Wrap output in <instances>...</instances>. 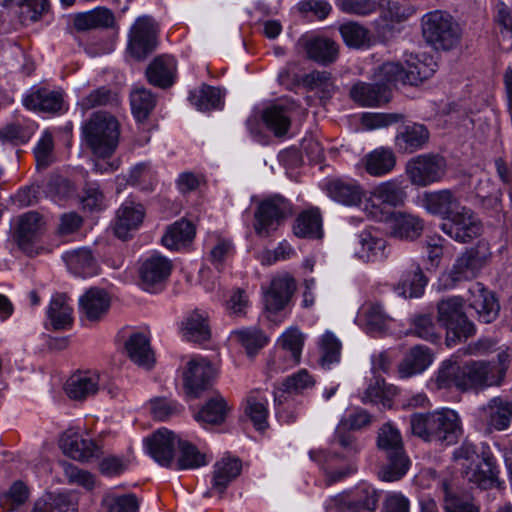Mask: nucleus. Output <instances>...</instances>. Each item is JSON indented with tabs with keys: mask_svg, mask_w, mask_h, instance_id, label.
<instances>
[{
	"mask_svg": "<svg viewBox=\"0 0 512 512\" xmlns=\"http://www.w3.org/2000/svg\"><path fill=\"white\" fill-rule=\"evenodd\" d=\"M410 429L413 435L425 442L450 445L460 436L462 423L456 411L440 408L428 413L412 414Z\"/></svg>",
	"mask_w": 512,
	"mask_h": 512,
	"instance_id": "f257e3e1",
	"label": "nucleus"
},
{
	"mask_svg": "<svg viewBox=\"0 0 512 512\" xmlns=\"http://www.w3.org/2000/svg\"><path fill=\"white\" fill-rule=\"evenodd\" d=\"M511 361L507 350L497 354L495 361H468L463 364L464 380L460 382L462 391L484 390L501 386L505 380Z\"/></svg>",
	"mask_w": 512,
	"mask_h": 512,
	"instance_id": "f03ea898",
	"label": "nucleus"
},
{
	"mask_svg": "<svg viewBox=\"0 0 512 512\" xmlns=\"http://www.w3.org/2000/svg\"><path fill=\"white\" fill-rule=\"evenodd\" d=\"M82 134L94 155L110 157L119 143L120 124L110 113L95 112L83 124Z\"/></svg>",
	"mask_w": 512,
	"mask_h": 512,
	"instance_id": "7ed1b4c3",
	"label": "nucleus"
},
{
	"mask_svg": "<svg viewBox=\"0 0 512 512\" xmlns=\"http://www.w3.org/2000/svg\"><path fill=\"white\" fill-rule=\"evenodd\" d=\"M377 445L387 458V464L381 471V478L388 482L401 479L410 467V460L404 451L399 430L390 423L384 424L379 429Z\"/></svg>",
	"mask_w": 512,
	"mask_h": 512,
	"instance_id": "20e7f679",
	"label": "nucleus"
},
{
	"mask_svg": "<svg viewBox=\"0 0 512 512\" xmlns=\"http://www.w3.org/2000/svg\"><path fill=\"white\" fill-rule=\"evenodd\" d=\"M406 67L399 63L388 62L380 67V75L389 83L418 85L429 79L436 71L437 64L433 57L426 54H407Z\"/></svg>",
	"mask_w": 512,
	"mask_h": 512,
	"instance_id": "39448f33",
	"label": "nucleus"
},
{
	"mask_svg": "<svg viewBox=\"0 0 512 512\" xmlns=\"http://www.w3.org/2000/svg\"><path fill=\"white\" fill-rule=\"evenodd\" d=\"M437 309L438 322L446 329L447 347H454L475 334V325L465 315L461 297L443 299L438 303Z\"/></svg>",
	"mask_w": 512,
	"mask_h": 512,
	"instance_id": "423d86ee",
	"label": "nucleus"
},
{
	"mask_svg": "<svg viewBox=\"0 0 512 512\" xmlns=\"http://www.w3.org/2000/svg\"><path fill=\"white\" fill-rule=\"evenodd\" d=\"M422 35L425 41L436 49L449 50L460 39L458 25L453 17L442 10H434L421 18Z\"/></svg>",
	"mask_w": 512,
	"mask_h": 512,
	"instance_id": "0eeeda50",
	"label": "nucleus"
},
{
	"mask_svg": "<svg viewBox=\"0 0 512 512\" xmlns=\"http://www.w3.org/2000/svg\"><path fill=\"white\" fill-rule=\"evenodd\" d=\"M446 172L445 158L433 153L414 156L405 165V174L410 183L422 188L440 182Z\"/></svg>",
	"mask_w": 512,
	"mask_h": 512,
	"instance_id": "6e6552de",
	"label": "nucleus"
},
{
	"mask_svg": "<svg viewBox=\"0 0 512 512\" xmlns=\"http://www.w3.org/2000/svg\"><path fill=\"white\" fill-rule=\"evenodd\" d=\"M290 203L281 196L264 199L255 212V231L265 237L276 231L291 215Z\"/></svg>",
	"mask_w": 512,
	"mask_h": 512,
	"instance_id": "1a4fd4ad",
	"label": "nucleus"
},
{
	"mask_svg": "<svg viewBox=\"0 0 512 512\" xmlns=\"http://www.w3.org/2000/svg\"><path fill=\"white\" fill-rule=\"evenodd\" d=\"M46 231L44 217L35 211L21 215L17 222L16 241L19 248L29 256L39 254V241Z\"/></svg>",
	"mask_w": 512,
	"mask_h": 512,
	"instance_id": "9d476101",
	"label": "nucleus"
},
{
	"mask_svg": "<svg viewBox=\"0 0 512 512\" xmlns=\"http://www.w3.org/2000/svg\"><path fill=\"white\" fill-rule=\"evenodd\" d=\"M441 230L455 241L467 243L481 235L482 223L470 208L463 206L443 221Z\"/></svg>",
	"mask_w": 512,
	"mask_h": 512,
	"instance_id": "9b49d317",
	"label": "nucleus"
},
{
	"mask_svg": "<svg viewBox=\"0 0 512 512\" xmlns=\"http://www.w3.org/2000/svg\"><path fill=\"white\" fill-rule=\"evenodd\" d=\"M59 447L69 458L87 462L99 458L102 454L100 446L79 429H67L59 439Z\"/></svg>",
	"mask_w": 512,
	"mask_h": 512,
	"instance_id": "f8f14e48",
	"label": "nucleus"
},
{
	"mask_svg": "<svg viewBox=\"0 0 512 512\" xmlns=\"http://www.w3.org/2000/svg\"><path fill=\"white\" fill-rule=\"evenodd\" d=\"M296 290L295 279L287 274L275 276L263 291V302L268 318L285 309Z\"/></svg>",
	"mask_w": 512,
	"mask_h": 512,
	"instance_id": "ddd939ff",
	"label": "nucleus"
},
{
	"mask_svg": "<svg viewBox=\"0 0 512 512\" xmlns=\"http://www.w3.org/2000/svg\"><path fill=\"white\" fill-rule=\"evenodd\" d=\"M315 381L306 369H301L298 372L288 376L283 381L280 388L274 391V402L276 407L277 417L285 422L291 423L295 420L292 413H288L282 405L287 401V394H298L304 390L312 387Z\"/></svg>",
	"mask_w": 512,
	"mask_h": 512,
	"instance_id": "4468645a",
	"label": "nucleus"
},
{
	"mask_svg": "<svg viewBox=\"0 0 512 512\" xmlns=\"http://www.w3.org/2000/svg\"><path fill=\"white\" fill-rule=\"evenodd\" d=\"M377 74V83L358 82L350 90L351 98L361 106L375 107L387 103L391 98V86L396 83H389Z\"/></svg>",
	"mask_w": 512,
	"mask_h": 512,
	"instance_id": "2eb2a0df",
	"label": "nucleus"
},
{
	"mask_svg": "<svg viewBox=\"0 0 512 512\" xmlns=\"http://www.w3.org/2000/svg\"><path fill=\"white\" fill-rule=\"evenodd\" d=\"M215 375V369L209 361L193 357L183 372V386L188 395L198 396L207 389Z\"/></svg>",
	"mask_w": 512,
	"mask_h": 512,
	"instance_id": "dca6fc26",
	"label": "nucleus"
},
{
	"mask_svg": "<svg viewBox=\"0 0 512 512\" xmlns=\"http://www.w3.org/2000/svg\"><path fill=\"white\" fill-rule=\"evenodd\" d=\"M430 139L428 128L421 123L411 122L398 127L394 147L399 154H413L426 147Z\"/></svg>",
	"mask_w": 512,
	"mask_h": 512,
	"instance_id": "f3484780",
	"label": "nucleus"
},
{
	"mask_svg": "<svg viewBox=\"0 0 512 512\" xmlns=\"http://www.w3.org/2000/svg\"><path fill=\"white\" fill-rule=\"evenodd\" d=\"M478 415L490 430L504 431L512 422V400L493 397L478 409Z\"/></svg>",
	"mask_w": 512,
	"mask_h": 512,
	"instance_id": "a211bd4d",
	"label": "nucleus"
},
{
	"mask_svg": "<svg viewBox=\"0 0 512 512\" xmlns=\"http://www.w3.org/2000/svg\"><path fill=\"white\" fill-rule=\"evenodd\" d=\"M421 205L428 213L440 216L444 221L463 207L460 195L450 189L425 192Z\"/></svg>",
	"mask_w": 512,
	"mask_h": 512,
	"instance_id": "6ab92c4d",
	"label": "nucleus"
},
{
	"mask_svg": "<svg viewBox=\"0 0 512 512\" xmlns=\"http://www.w3.org/2000/svg\"><path fill=\"white\" fill-rule=\"evenodd\" d=\"M154 22L149 17H140L133 25L130 33L129 50L131 54L142 59L152 52L157 45Z\"/></svg>",
	"mask_w": 512,
	"mask_h": 512,
	"instance_id": "aec40b11",
	"label": "nucleus"
},
{
	"mask_svg": "<svg viewBox=\"0 0 512 512\" xmlns=\"http://www.w3.org/2000/svg\"><path fill=\"white\" fill-rule=\"evenodd\" d=\"M172 270L169 259L154 254L145 259L140 267V279L142 288L148 292H156L164 281L167 280Z\"/></svg>",
	"mask_w": 512,
	"mask_h": 512,
	"instance_id": "412c9836",
	"label": "nucleus"
},
{
	"mask_svg": "<svg viewBox=\"0 0 512 512\" xmlns=\"http://www.w3.org/2000/svg\"><path fill=\"white\" fill-rule=\"evenodd\" d=\"M387 241L375 231L365 230L356 239L354 253L363 262H378L389 255Z\"/></svg>",
	"mask_w": 512,
	"mask_h": 512,
	"instance_id": "4be33fe9",
	"label": "nucleus"
},
{
	"mask_svg": "<svg viewBox=\"0 0 512 512\" xmlns=\"http://www.w3.org/2000/svg\"><path fill=\"white\" fill-rule=\"evenodd\" d=\"M499 470L495 458L488 451L481 452V458L472 465H466L464 477L480 488L492 487L498 480Z\"/></svg>",
	"mask_w": 512,
	"mask_h": 512,
	"instance_id": "5701e85b",
	"label": "nucleus"
},
{
	"mask_svg": "<svg viewBox=\"0 0 512 512\" xmlns=\"http://www.w3.org/2000/svg\"><path fill=\"white\" fill-rule=\"evenodd\" d=\"M469 305L475 310L480 321L493 322L499 314L500 305L494 294L483 284L476 282L469 288Z\"/></svg>",
	"mask_w": 512,
	"mask_h": 512,
	"instance_id": "b1692460",
	"label": "nucleus"
},
{
	"mask_svg": "<svg viewBox=\"0 0 512 512\" xmlns=\"http://www.w3.org/2000/svg\"><path fill=\"white\" fill-rule=\"evenodd\" d=\"M179 436L167 428L158 429L147 439V448L151 457L160 465L169 467L174 459V449Z\"/></svg>",
	"mask_w": 512,
	"mask_h": 512,
	"instance_id": "393cba45",
	"label": "nucleus"
},
{
	"mask_svg": "<svg viewBox=\"0 0 512 512\" xmlns=\"http://www.w3.org/2000/svg\"><path fill=\"white\" fill-rule=\"evenodd\" d=\"M110 304V296L104 289L90 288L79 298V312L85 320L98 322L107 314Z\"/></svg>",
	"mask_w": 512,
	"mask_h": 512,
	"instance_id": "a878e982",
	"label": "nucleus"
},
{
	"mask_svg": "<svg viewBox=\"0 0 512 512\" xmlns=\"http://www.w3.org/2000/svg\"><path fill=\"white\" fill-rule=\"evenodd\" d=\"M458 351L449 359L442 362L437 373L428 382L430 390L438 391L442 389H449L456 387L462 391L460 382L464 380L463 365L460 364V356Z\"/></svg>",
	"mask_w": 512,
	"mask_h": 512,
	"instance_id": "bb28decb",
	"label": "nucleus"
},
{
	"mask_svg": "<svg viewBox=\"0 0 512 512\" xmlns=\"http://www.w3.org/2000/svg\"><path fill=\"white\" fill-rule=\"evenodd\" d=\"M323 189L331 199L346 206L359 204L363 197L361 185L350 178L328 179Z\"/></svg>",
	"mask_w": 512,
	"mask_h": 512,
	"instance_id": "cd10ccee",
	"label": "nucleus"
},
{
	"mask_svg": "<svg viewBox=\"0 0 512 512\" xmlns=\"http://www.w3.org/2000/svg\"><path fill=\"white\" fill-rule=\"evenodd\" d=\"M426 285L427 278L420 265L411 262L400 271L399 281L394 285V291L404 298H417L423 294Z\"/></svg>",
	"mask_w": 512,
	"mask_h": 512,
	"instance_id": "c85d7f7f",
	"label": "nucleus"
},
{
	"mask_svg": "<svg viewBox=\"0 0 512 512\" xmlns=\"http://www.w3.org/2000/svg\"><path fill=\"white\" fill-rule=\"evenodd\" d=\"M102 384L97 371H79L69 377L65 385L67 395L74 400H83L95 395Z\"/></svg>",
	"mask_w": 512,
	"mask_h": 512,
	"instance_id": "c756f323",
	"label": "nucleus"
},
{
	"mask_svg": "<svg viewBox=\"0 0 512 512\" xmlns=\"http://www.w3.org/2000/svg\"><path fill=\"white\" fill-rule=\"evenodd\" d=\"M295 108L292 101L275 103L267 107L262 114V120L276 137L284 136L291 125V115Z\"/></svg>",
	"mask_w": 512,
	"mask_h": 512,
	"instance_id": "7c9ffc66",
	"label": "nucleus"
},
{
	"mask_svg": "<svg viewBox=\"0 0 512 512\" xmlns=\"http://www.w3.org/2000/svg\"><path fill=\"white\" fill-rule=\"evenodd\" d=\"M370 423V416L364 410H358L349 415L341 422V426L336 429V441L343 448L346 456H352L358 453L363 445L359 443L350 433H342V427L350 429H360Z\"/></svg>",
	"mask_w": 512,
	"mask_h": 512,
	"instance_id": "2f4dec72",
	"label": "nucleus"
},
{
	"mask_svg": "<svg viewBox=\"0 0 512 512\" xmlns=\"http://www.w3.org/2000/svg\"><path fill=\"white\" fill-rule=\"evenodd\" d=\"M397 163L394 151L389 147H378L361 159L365 171L373 177H383L391 173Z\"/></svg>",
	"mask_w": 512,
	"mask_h": 512,
	"instance_id": "473e14b6",
	"label": "nucleus"
},
{
	"mask_svg": "<svg viewBox=\"0 0 512 512\" xmlns=\"http://www.w3.org/2000/svg\"><path fill=\"white\" fill-rule=\"evenodd\" d=\"M176 70L175 58L170 55H161L150 63L146 70V76L150 84L167 88L174 83Z\"/></svg>",
	"mask_w": 512,
	"mask_h": 512,
	"instance_id": "72a5a7b5",
	"label": "nucleus"
},
{
	"mask_svg": "<svg viewBox=\"0 0 512 512\" xmlns=\"http://www.w3.org/2000/svg\"><path fill=\"white\" fill-rule=\"evenodd\" d=\"M359 325L369 334H379L390 328L393 318L384 311L382 305L370 303L364 305L357 317Z\"/></svg>",
	"mask_w": 512,
	"mask_h": 512,
	"instance_id": "f704fd0d",
	"label": "nucleus"
},
{
	"mask_svg": "<svg viewBox=\"0 0 512 512\" xmlns=\"http://www.w3.org/2000/svg\"><path fill=\"white\" fill-rule=\"evenodd\" d=\"M23 104L32 111L55 113L62 108L63 96L59 91L38 88L25 96Z\"/></svg>",
	"mask_w": 512,
	"mask_h": 512,
	"instance_id": "c9c22d12",
	"label": "nucleus"
},
{
	"mask_svg": "<svg viewBox=\"0 0 512 512\" xmlns=\"http://www.w3.org/2000/svg\"><path fill=\"white\" fill-rule=\"evenodd\" d=\"M125 351L129 359L139 366L150 368L154 364L150 339L144 332L132 333L125 342Z\"/></svg>",
	"mask_w": 512,
	"mask_h": 512,
	"instance_id": "e433bc0d",
	"label": "nucleus"
},
{
	"mask_svg": "<svg viewBox=\"0 0 512 512\" xmlns=\"http://www.w3.org/2000/svg\"><path fill=\"white\" fill-rule=\"evenodd\" d=\"M432 355L425 346H415L406 353L398 366L400 378L406 379L422 373L432 363Z\"/></svg>",
	"mask_w": 512,
	"mask_h": 512,
	"instance_id": "4c0bfd02",
	"label": "nucleus"
},
{
	"mask_svg": "<svg viewBox=\"0 0 512 512\" xmlns=\"http://www.w3.org/2000/svg\"><path fill=\"white\" fill-rule=\"evenodd\" d=\"M144 218V209L140 204L125 202L117 212L115 234L118 238L126 239L130 231L137 229Z\"/></svg>",
	"mask_w": 512,
	"mask_h": 512,
	"instance_id": "58836bf2",
	"label": "nucleus"
},
{
	"mask_svg": "<svg viewBox=\"0 0 512 512\" xmlns=\"http://www.w3.org/2000/svg\"><path fill=\"white\" fill-rule=\"evenodd\" d=\"M64 260L69 271L76 276L91 277L98 274L97 262L87 248L67 252Z\"/></svg>",
	"mask_w": 512,
	"mask_h": 512,
	"instance_id": "ea45409f",
	"label": "nucleus"
},
{
	"mask_svg": "<svg viewBox=\"0 0 512 512\" xmlns=\"http://www.w3.org/2000/svg\"><path fill=\"white\" fill-rule=\"evenodd\" d=\"M113 24V13L104 7H97L90 11L77 13L73 18V25L77 31L108 28L112 27Z\"/></svg>",
	"mask_w": 512,
	"mask_h": 512,
	"instance_id": "a19ab883",
	"label": "nucleus"
},
{
	"mask_svg": "<svg viewBox=\"0 0 512 512\" xmlns=\"http://www.w3.org/2000/svg\"><path fill=\"white\" fill-rule=\"evenodd\" d=\"M47 316L55 330L70 328L74 317L69 298L65 294L54 295L50 301Z\"/></svg>",
	"mask_w": 512,
	"mask_h": 512,
	"instance_id": "79ce46f5",
	"label": "nucleus"
},
{
	"mask_svg": "<svg viewBox=\"0 0 512 512\" xmlns=\"http://www.w3.org/2000/svg\"><path fill=\"white\" fill-rule=\"evenodd\" d=\"M194 236V225L186 219H181L168 227L162 237V243L168 249L178 250L191 243Z\"/></svg>",
	"mask_w": 512,
	"mask_h": 512,
	"instance_id": "37998d69",
	"label": "nucleus"
},
{
	"mask_svg": "<svg viewBox=\"0 0 512 512\" xmlns=\"http://www.w3.org/2000/svg\"><path fill=\"white\" fill-rule=\"evenodd\" d=\"M32 512H77V503L68 492H50L35 503Z\"/></svg>",
	"mask_w": 512,
	"mask_h": 512,
	"instance_id": "c03bdc74",
	"label": "nucleus"
},
{
	"mask_svg": "<svg viewBox=\"0 0 512 512\" xmlns=\"http://www.w3.org/2000/svg\"><path fill=\"white\" fill-rule=\"evenodd\" d=\"M423 221L416 215L397 212L393 214L391 230L394 236L413 240L423 231Z\"/></svg>",
	"mask_w": 512,
	"mask_h": 512,
	"instance_id": "a18cd8bd",
	"label": "nucleus"
},
{
	"mask_svg": "<svg viewBox=\"0 0 512 512\" xmlns=\"http://www.w3.org/2000/svg\"><path fill=\"white\" fill-rule=\"evenodd\" d=\"M242 464L237 458H222L214 465L212 487L223 493L227 486L240 475Z\"/></svg>",
	"mask_w": 512,
	"mask_h": 512,
	"instance_id": "49530a36",
	"label": "nucleus"
},
{
	"mask_svg": "<svg viewBox=\"0 0 512 512\" xmlns=\"http://www.w3.org/2000/svg\"><path fill=\"white\" fill-rule=\"evenodd\" d=\"M370 191L373 193V198L376 201H380L392 212L394 208L404 203L406 196L400 183L395 179L381 182L370 189Z\"/></svg>",
	"mask_w": 512,
	"mask_h": 512,
	"instance_id": "de8ad7c7",
	"label": "nucleus"
},
{
	"mask_svg": "<svg viewBox=\"0 0 512 512\" xmlns=\"http://www.w3.org/2000/svg\"><path fill=\"white\" fill-rule=\"evenodd\" d=\"M268 400L266 396L258 391H251L245 401V414L253 422L258 430H263L267 427Z\"/></svg>",
	"mask_w": 512,
	"mask_h": 512,
	"instance_id": "09e8293b",
	"label": "nucleus"
},
{
	"mask_svg": "<svg viewBox=\"0 0 512 512\" xmlns=\"http://www.w3.org/2000/svg\"><path fill=\"white\" fill-rule=\"evenodd\" d=\"M228 410L229 408L225 399L217 395L208 400L194 415V418L203 426L220 424L225 420Z\"/></svg>",
	"mask_w": 512,
	"mask_h": 512,
	"instance_id": "8fccbe9b",
	"label": "nucleus"
},
{
	"mask_svg": "<svg viewBox=\"0 0 512 512\" xmlns=\"http://www.w3.org/2000/svg\"><path fill=\"white\" fill-rule=\"evenodd\" d=\"M293 232L300 238H321L322 219L317 209L302 212L295 220Z\"/></svg>",
	"mask_w": 512,
	"mask_h": 512,
	"instance_id": "3c124183",
	"label": "nucleus"
},
{
	"mask_svg": "<svg viewBox=\"0 0 512 512\" xmlns=\"http://www.w3.org/2000/svg\"><path fill=\"white\" fill-rule=\"evenodd\" d=\"M305 48L310 59L321 63H331L338 56L337 44L333 40L324 37L309 40Z\"/></svg>",
	"mask_w": 512,
	"mask_h": 512,
	"instance_id": "603ef678",
	"label": "nucleus"
},
{
	"mask_svg": "<svg viewBox=\"0 0 512 512\" xmlns=\"http://www.w3.org/2000/svg\"><path fill=\"white\" fill-rule=\"evenodd\" d=\"M183 335L190 341L203 342L210 338V328L205 313L194 311L183 323Z\"/></svg>",
	"mask_w": 512,
	"mask_h": 512,
	"instance_id": "864d4df0",
	"label": "nucleus"
},
{
	"mask_svg": "<svg viewBox=\"0 0 512 512\" xmlns=\"http://www.w3.org/2000/svg\"><path fill=\"white\" fill-rule=\"evenodd\" d=\"M179 457L178 469H196L208 464L209 460L205 453L200 452L196 446L187 440L178 439Z\"/></svg>",
	"mask_w": 512,
	"mask_h": 512,
	"instance_id": "5fc2aeb1",
	"label": "nucleus"
},
{
	"mask_svg": "<svg viewBox=\"0 0 512 512\" xmlns=\"http://www.w3.org/2000/svg\"><path fill=\"white\" fill-rule=\"evenodd\" d=\"M192 105L199 111H209L220 107L221 91L209 85H203L190 93Z\"/></svg>",
	"mask_w": 512,
	"mask_h": 512,
	"instance_id": "6e6d98bb",
	"label": "nucleus"
},
{
	"mask_svg": "<svg viewBox=\"0 0 512 512\" xmlns=\"http://www.w3.org/2000/svg\"><path fill=\"white\" fill-rule=\"evenodd\" d=\"M231 338L239 342L250 356L262 349L269 341L268 337L257 328L235 330L231 333Z\"/></svg>",
	"mask_w": 512,
	"mask_h": 512,
	"instance_id": "4d7b16f0",
	"label": "nucleus"
},
{
	"mask_svg": "<svg viewBox=\"0 0 512 512\" xmlns=\"http://www.w3.org/2000/svg\"><path fill=\"white\" fill-rule=\"evenodd\" d=\"M131 108L138 121H144L155 107V96L145 88L135 89L130 96Z\"/></svg>",
	"mask_w": 512,
	"mask_h": 512,
	"instance_id": "13d9d810",
	"label": "nucleus"
},
{
	"mask_svg": "<svg viewBox=\"0 0 512 512\" xmlns=\"http://www.w3.org/2000/svg\"><path fill=\"white\" fill-rule=\"evenodd\" d=\"M339 31L345 44L351 48L367 47L370 43L369 31L356 22L350 21L342 24Z\"/></svg>",
	"mask_w": 512,
	"mask_h": 512,
	"instance_id": "bf43d9fd",
	"label": "nucleus"
},
{
	"mask_svg": "<svg viewBox=\"0 0 512 512\" xmlns=\"http://www.w3.org/2000/svg\"><path fill=\"white\" fill-rule=\"evenodd\" d=\"M106 512H138L139 502L134 494L107 493L102 500Z\"/></svg>",
	"mask_w": 512,
	"mask_h": 512,
	"instance_id": "052dcab7",
	"label": "nucleus"
},
{
	"mask_svg": "<svg viewBox=\"0 0 512 512\" xmlns=\"http://www.w3.org/2000/svg\"><path fill=\"white\" fill-rule=\"evenodd\" d=\"M29 491L21 481L14 482L10 488L0 494V506L7 512H12L26 502Z\"/></svg>",
	"mask_w": 512,
	"mask_h": 512,
	"instance_id": "680f3d73",
	"label": "nucleus"
},
{
	"mask_svg": "<svg viewBox=\"0 0 512 512\" xmlns=\"http://www.w3.org/2000/svg\"><path fill=\"white\" fill-rule=\"evenodd\" d=\"M305 335L295 326L287 328L277 340V346L301 358Z\"/></svg>",
	"mask_w": 512,
	"mask_h": 512,
	"instance_id": "e2e57ef3",
	"label": "nucleus"
},
{
	"mask_svg": "<svg viewBox=\"0 0 512 512\" xmlns=\"http://www.w3.org/2000/svg\"><path fill=\"white\" fill-rule=\"evenodd\" d=\"M207 245L210 248V260L217 269L234 254V246L229 239L213 237Z\"/></svg>",
	"mask_w": 512,
	"mask_h": 512,
	"instance_id": "0e129e2a",
	"label": "nucleus"
},
{
	"mask_svg": "<svg viewBox=\"0 0 512 512\" xmlns=\"http://www.w3.org/2000/svg\"><path fill=\"white\" fill-rule=\"evenodd\" d=\"M321 364L330 366L340 359L341 343L331 332H326L320 338Z\"/></svg>",
	"mask_w": 512,
	"mask_h": 512,
	"instance_id": "69168bd1",
	"label": "nucleus"
},
{
	"mask_svg": "<svg viewBox=\"0 0 512 512\" xmlns=\"http://www.w3.org/2000/svg\"><path fill=\"white\" fill-rule=\"evenodd\" d=\"M300 361L301 358L294 354H290L277 346L267 361V369L270 374L280 373L295 367L300 363Z\"/></svg>",
	"mask_w": 512,
	"mask_h": 512,
	"instance_id": "338daca9",
	"label": "nucleus"
},
{
	"mask_svg": "<svg viewBox=\"0 0 512 512\" xmlns=\"http://www.w3.org/2000/svg\"><path fill=\"white\" fill-rule=\"evenodd\" d=\"M157 181L155 171L148 164L135 165L129 174L128 182L139 186L143 190H150Z\"/></svg>",
	"mask_w": 512,
	"mask_h": 512,
	"instance_id": "774afa93",
	"label": "nucleus"
}]
</instances>
